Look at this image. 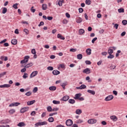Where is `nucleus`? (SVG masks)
<instances>
[{
    "mask_svg": "<svg viewBox=\"0 0 127 127\" xmlns=\"http://www.w3.org/2000/svg\"><path fill=\"white\" fill-rule=\"evenodd\" d=\"M65 124L67 127H71L73 125V121L69 119L66 121Z\"/></svg>",
    "mask_w": 127,
    "mask_h": 127,
    "instance_id": "1",
    "label": "nucleus"
},
{
    "mask_svg": "<svg viewBox=\"0 0 127 127\" xmlns=\"http://www.w3.org/2000/svg\"><path fill=\"white\" fill-rule=\"evenodd\" d=\"M114 99V96L112 95H109L105 98V101H112Z\"/></svg>",
    "mask_w": 127,
    "mask_h": 127,
    "instance_id": "2",
    "label": "nucleus"
},
{
    "mask_svg": "<svg viewBox=\"0 0 127 127\" xmlns=\"http://www.w3.org/2000/svg\"><path fill=\"white\" fill-rule=\"evenodd\" d=\"M28 110H29V108L24 107L21 109L20 113H25V112H27V111H28Z\"/></svg>",
    "mask_w": 127,
    "mask_h": 127,
    "instance_id": "3",
    "label": "nucleus"
},
{
    "mask_svg": "<svg viewBox=\"0 0 127 127\" xmlns=\"http://www.w3.org/2000/svg\"><path fill=\"white\" fill-rule=\"evenodd\" d=\"M87 122L88 124H96V123H97V120L95 119H90Z\"/></svg>",
    "mask_w": 127,
    "mask_h": 127,
    "instance_id": "4",
    "label": "nucleus"
},
{
    "mask_svg": "<svg viewBox=\"0 0 127 127\" xmlns=\"http://www.w3.org/2000/svg\"><path fill=\"white\" fill-rule=\"evenodd\" d=\"M83 73H86V74H90V73H91V69L86 68L83 70Z\"/></svg>",
    "mask_w": 127,
    "mask_h": 127,
    "instance_id": "5",
    "label": "nucleus"
},
{
    "mask_svg": "<svg viewBox=\"0 0 127 127\" xmlns=\"http://www.w3.org/2000/svg\"><path fill=\"white\" fill-rule=\"evenodd\" d=\"M37 74H38V71H34L30 74V77L33 78V77H35Z\"/></svg>",
    "mask_w": 127,
    "mask_h": 127,
    "instance_id": "6",
    "label": "nucleus"
},
{
    "mask_svg": "<svg viewBox=\"0 0 127 127\" xmlns=\"http://www.w3.org/2000/svg\"><path fill=\"white\" fill-rule=\"evenodd\" d=\"M86 88H87V86L84 84H82L80 86L77 87L76 89L78 90H82V89H86Z\"/></svg>",
    "mask_w": 127,
    "mask_h": 127,
    "instance_id": "7",
    "label": "nucleus"
},
{
    "mask_svg": "<svg viewBox=\"0 0 127 127\" xmlns=\"http://www.w3.org/2000/svg\"><path fill=\"white\" fill-rule=\"evenodd\" d=\"M69 99V96H64L62 98V99H61V101H64V102H66V101H68Z\"/></svg>",
    "mask_w": 127,
    "mask_h": 127,
    "instance_id": "8",
    "label": "nucleus"
},
{
    "mask_svg": "<svg viewBox=\"0 0 127 127\" xmlns=\"http://www.w3.org/2000/svg\"><path fill=\"white\" fill-rule=\"evenodd\" d=\"M111 120H112L113 122H117L118 121V117L116 116H112L110 117Z\"/></svg>",
    "mask_w": 127,
    "mask_h": 127,
    "instance_id": "9",
    "label": "nucleus"
},
{
    "mask_svg": "<svg viewBox=\"0 0 127 127\" xmlns=\"http://www.w3.org/2000/svg\"><path fill=\"white\" fill-rule=\"evenodd\" d=\"M81 96H82V94L81 93H77L75 94V97H74V100H78Z\"/></svg>",
    "mask_w": 127,
    "mask_h": 127,
    "instance_id": "10",
    "label": "nucleus"
},
{
    "mask_svg": "<svg viewBox=\"0 0 127 127\" xmlns=\"http://www.w3.org/2000/svg\"><path fill=\"white\" fill-rule=\"evenodd\" d=\"M68 85V82L67 81H65L64 83H61V86L63 87V88L65 90V86Z\"/></svg>",
    "mask_w": 127,
    "mask_h": 127,
    "instance_id": "11",
    "label": "nucleus"
},
{
    "mask_svg": "<svg viewBox=\"0 0 127 127\" xmlns=\"http://www.w3.org/2000/svg\"><path fill=\"white\" fill-rule=\"evenodd\" d=\"M11 44H13V45H16V44H17V40L16 39H13L11 41Z\"/></svg>",
    "mask_w": 127,
    "mask_h": 127,
    "instance_id": "12",
    "label": "nucleus"
},
{
    "mask_svg": "<svg viewBox=\"0 0 127 127\" xmlns=\"http://www.w3.org/2000/svg\"><path fill=\"white\" fill-rule=\"evenodd\" d=\"M53 75H59L60 74V71H59L58 70H54L53 71Z\"/></svg>",
    "mask_w": 127,
    "mask_h": 127,
    "instance_id": "13",
    "label": "nucleus"
},
{
    "mask_svg": "<svg viewBox=\"0 0 127 127\" xmlns=\"http://www.w3.org/2000/svg\"><path fill=\"white\" fill-rule=\"evenodd\" d=\"M10 87V84H3L2 85H0V88H9Z\"/></svg>",
    "mask_w": 127,
    "mask_h": 127,
    "instance_id": "14",
    "label": "nucleus"
},
{
    "mask_svg": "<svg viewBox=\"0 0 127 127\" xmlns=\"http://www.w3.org/2000/svg\"><path fill=\"white\" fill-rule=\"evenodd\" d=\"M57 37H58V38H60V39H62V40H65V37L62 36V35H61V34H58L57 35Z\"/></svg>",
    "mask_w": 127,
    "mask_h": 127,
    "instance_id": "15",
    "label": "nucleus"
},
{
    "mask_svg": "<svg viewBox=\"0 0 127 127\" xmlns=\"http://www.w3.org/2000/svg\"><path fill=\"white\" fill-rule=\"evenodd\" d=\"M83 21V19L81 17H78L76 18V22L77 23H81Z\"/></svg>",
    "mask_w": 127,
    "mask_h": 127,
    "instance_id": "16",
    "label": "nucleus"
},
{
    "mask_svg": "<svg viewBox=\"0 0 127 127\" xmlns=\"http://www.w3.org/2000/svg\"><path fill=\"white\" fill-rule=\"evenodd\" d=\"M91 51L92 50H91V49H87L86 50V53L88 55H91Z\"/></svg>",
    "mask_w": 127,
    "mask_h": 127,
    "instance_id": "17",
    "label": "nucleus"
},
{
    "mask_svg": "<svg viewBox=\"0 0 127 127\" xmlns=\"http://www.w3.org/2000/svg\"><path fill=\"white\" fill-rule=\"evenodd\" d=\"M35 103V100H32L31 101H28L27 102L28 106H31V105H33Z\"/></svg>",
    "mask_w": 127,
    "mask_h": 127,
    "instance_id": "18",
    "label": "nucleus"
},
{
    "mask_svg": "<svg viewBox=\"0 0 127 127\" xmlns=\"http://www.w3.org/2000/svg\"><path fill=\"white\" fill-rule=\"evenodd\" d=\"M33 65V64H32V63H29L27 64H26V65L24 66V68H29L30 67L32 66V65Z\"/></svg>",
    "mask_w": 127,
    "mask_h": 127,
    "instance_id": "19",
    "label": "nucleus"
},
{
    "mask_svg": "<svg viewBox=\"0 0 127 127\" xmlns=\"http://www.w3.org/2000/svg\"><path fill=\"white\" fill-rule=\"evenodd\" d=\"M17 126L20 127H25V124L24 122H20L17 124Z\"/></svg>",
    "mask_w": 127,
    "mask_h": 127,
    "instance_id": "20",
    "label": "nucleus"
},
{
    "mask_svg": "<svg viewBox=\"0 0 127 127\" xmlns=\"http://www.w3.org/2000/svg\"><path fill=\"white\" fill-rule=\"evenodd\" d=\"M42 7L43 10H46V9H47V4H43Z\"/></svg>",
    "mask_w": 127,
    "mask_h": 127,
    "instance_id": "21",
    "label": "nucleus"
},
{
    "mask_svg": "<svg viewBox=\"0 0 127 127\" xmlns=\"http://www.w3.org/2000/svg\"><path fill=\"white\" fill-rule=\"evenodd\" d=\"M87 92L93 95H95V94H96V92L94 90H88Z\"/></svg>",
    "mask_w": 127,
    "mask_h": 127,
    "instance_id": "22",
    "label": "nucleus"
},
{
    "mask_svg": "<svg viewBox=\"0 0 127 127\" xmlns=\"http://www.w3.org/2000/svg\"><path fill=\"white\" fill-rule=\"evenodd\" d=\"M63 2H64V0H59L58 4L59 5V6H62Z\"/></svg>",
    "mask_w": 127,
    "mask_h": 127,
    "instance_id": "23",
    "label": "nucleus"
},
{
    "mask_svg": "<svg viewBox=\"0 0 127 127\" xmlns=\"http://www.w3.org/2000/svg\"><path fill=\"white\" fill-rule=\"evenodd\" d=\"M75 113L77 115H81V114H82V110H81L80 109H77L76 110Z\"/></svg>",
    "mask_w": 127,
    "mask_h": 127,
    "instance_id": "24",
    "label": "nucleus"
},
{
    "mask_svg": "<svg viewBox=\"0 0 127 127\" xmlns=\"http://www.w3.org/2000/svg\"><path fill=\"white\" fill-rule=\"evenodd\" d=\"M49 90H50V91H55L56 90V86H51L49 87Z\"/></svg>",
    "mask_w": 127,
    "mask_h": 127,
    "instance_id": "25",
    "label": "nucleus"
},
{
    "mask_svg": "<svg viewBox=\"0 0 127 127\" xmlns=\"http://www.w3.org/2000/svg\"><path fill=\"white\" fill-rule=\"evenodd\" d=\"M68 103H69V104H75V100L74 99H69L68 100Z\"/></svg>",
    "mask_w": 127,
    "mask_h": 127,
    "instance_id": "26",
    "label": "nucleus"
},
{
    "mask_svg": "<svg viewBox=\"0 0 127 127\" xmlns=\"http://www.w3.org/2000/svg\"><path fill=\"white\" fill-rule=\"evenodd\" d=\"M77 59H78L79 60H81V59H82V58H83V55L78 54V55H77Z\"/></svg>",
    "mask_w": 127,
    "mask_h": 127,
    "instance_id": "27",
    "label": "nucleus"
},
{
    "mask_svg": "<svg viewBox=\"0 0 127 127\" xmlns=\"http://www.w3.org/2000/svg\"><path fill=\"white\" fill-rule=\"evenodd\" d=\"M9 113L10 115H12V114H14L15 113V110L14 109H10L9 111Z\"/></svg>",
    "mask_w": 127,
    "mask_h": 127,
    "instance_id": "28",
    "label": "nucleus"
},
{
    "mask_svg": "<svg viewBox=\"0 0 127 127\" xmlns=\"http://www.w3.org/2000/svg\"><path fill=\"white\" fill-rule=\"evenodd\" d=\"M108 52L109 55H111V54H113V53H114V51H113V49H109Z\"/></svg>",
    "mask_w": 127,
    "mask_h": 127,
    "instance_id": "29",
    "label": "nucleus"
},
{
    "mask_svg": "<svg viewBox=\"0 0 127 127\" xmlns=\"http://www.w3.org/2000/svg\"><path fill=\"white\" fill-rule=\"evenodd\" d=\"M48 121L49 123H53L54 122V118L53 117H50L49 118Z\"/></svg>",
    "mask_w": 127,
    "mask_h": 127,
    "instance_id": "30",
    "label": "nucleus"
},
{
    "mask_svg": "<svg viewBox=\"0 0 127 127\" xmlns=\"http://www.w3.org/2000/svg\"><path fill=\"white\" fill-rule=\"evenodd\" d=\"M6 11H7V9L6 8V7H4L3 9H2V13L4 14V13H6Z\"/></svg>",
    "mask_w": 127,
    "mask_h": 127,
    "instance_id": "31",
    "label": "nucleus"
},
{
    "mask_svg": "<svg viewBox=\"0 0 127 127\" xmlns=\"http://www.w3.org/2000/svg\"><path fill=\"white\" fill-rule=\"evenodd\" d=\"M29 58H30V57H29V56H26L24 57V59L26 61V62H28V60L29 59Z\"/></svg>",
    "mask_w": 127,
    "mask_h": 127,
    "instance_id": "32",
    "label": "nucleus"
},
{
    "mask_svg": "<svg viewBox=\"0 0 127 127\" xmlns=\"http://www.w3.org/2000/svg\"><path fill=\"white\" fill-rule=\"evenodd\" d=\"M53 103L55 105H59V104H60V101H56V100H54L53 101Z\"/></svg>",
    "mask_w": 127,
    "mask_h": 127,
    "instance_id": "33",
    "label": "nucleus"
},
{
    "mask_svg": "<svg viewBox=\"0 0 127 127\" xmlns=\"http://www.w3.org/2000/svg\"><path fill=\"white\" fill-rule=\"evenodd\" d=\"M118 12L120 13L125 12V9L121 8L118 9Z\"/></svg>",
    "mask_w": 127,
    "mask_h": 127,
    "instance_id": "34",
    "label": "nucleus"
},
{
    "mask_svg": "<svg viewBox=\"0 0 127 127\" xmlns=\"http://www.w3.org/2000/svg\"><path fill=\"white\" fill-rule=\"evenodd\" d=\"M18 3H16L15 4H14L12 5V7H13L14 8H15V9H17V5H18Z\"/></svg>",
    "mask_w": 127,
    "mask_h": 127,
    "instance_id": "35",
    "label": "nucleus"
},
{
    "mask_svg": "<svg viewBox=\"0 0 127 127\" xmlns=\"http://www.w3.org/2000/svg\"><path fill=\"white\" fill-rule=\"evenodd\" d=\"M79 34H83V33H84L85 30H84V29H79Z\"/></svg>",
    "mask_w": 127,
    "mask_h": 127,
    "instance_id": "36",
    "label": "nucleus"
},
{
    "mask_svg": "<svg viewBox=\"0 0 127 127\" xmlns=\"http://www.w3.org/2000/svg\"><path fill=\"white\" fill-rule=\"evenodd\" d=\"M24 32L26 33V35L29 34V31H28V30H27V29H24Z\"/></svg>",
    "mask_w": 127,
    "mask_h": 127,
    "instance_id": "37",
    "label": "nucleus"
},
{
    "mask_svg": "<svg viewBox=\"0 0 127 127\" xmlns=\"http://www.w3.org/2000/svg\"><path fill=\"white\" fill-rule=\"evenodd\" d=\"M114 57H115V56H114V55L111 54V55H109V56H108L107 58H108V59H113V58H114Z\"/></svg>",
    "mask_w": 127,
    "mask_h": 127,
    "instance_id": "38",
    "label": "nucleus"
},
{
    "mask_svg": "<svg viewBox=\"0 0 127 127\" xmlns=\"http://www.w3.org/2000/svg\"><path fill=\"white\" fill-rule=\"evenodd\" d=\"M76 124H82L83 123V120H81V119H79L76 121Z\"/></svg>",
    "mask_w": 127,
    "mask_h": 127,
    "instance_id": "39",
    "label": "nucleus"
},
{
    "mask_svg": "<svg viewBox=\"0 0 127 127\" xmlns=\"http://www.w3.org/2000/svg\"><path fill=\"white\" fill-rule=\"evenodd\" d=\"M28 77V74L27 73H24L23 75V79H26Z\"/></svg>",
    "mask_w": 127,
    "mask_h": 127,
    "instance_id": "40",
    "label": "nucleus"
},
{
    "mask_svg": "<svg viewBox=\"0 0 127 127\" xmlns=\"http://www.w3.org/2000/svg\"><path fill=\"white\" fill-rule=\"evenodd\" d=\"M122 23L124 25H127V20H123L122 21Z\"/></svg>",
    "mask_w": 127,
    "mask_h": 127,
    "instance_id": "41",
    "label": "nucleus"
},
{
    "mask_svg": "<svg viewBox=\"0 0 127 127\" xmlns=\"http://www.w3.org/2000/svg\"><path fill=\"white\" fill-rule=\"evenodd\" d=\"M47 111L48 112H52V108L51 107V106H49L47 108Z\"/></svg>",
    "mask_w": 127,
    "mask_h": 127,
    "instance_id": "42",
    "label": "nucleus"
},
{
    "mask_svg": "<svg viewBox=\"0 0 127 127\" xmlns=\"http://www.w3.org/2000/svg\"><path fill=\"white\" fill-rule=\"evenodd\" d=\"M14 103V107H17V106H19L20 105V103L18 102H15Z\"/></svg>",
    "mask_w": 127,
    "mask_h": 127,
    "instance_id": "43",
    "label": "nucleus"
},
{
    "mask_svg": "<svg viewBox=\"0 0 127 127\" xmlns=\"http://www.w3.org/2000/svg\"><path fill=\"white\" fill-rule=\"evenodd\" d=\"M85 63L86 65H91L92 64V63L90 61H86Z\"/></svg>",
    "mask_w": 127,
    "mask_h": 127,
    "instance_id": "44",
    "label": "nucleus"
},
{
    "mask_svg": "<svg viewBox=\"0 0 127 127\" xmlns=\"http://www.w3.org/2000/svg\"><path fill=\"white\" fill-rule=\"evenodd\" d=\"M38 91V88L37 87H35L33 90V92L34 93H36V92H37Z\"/></svg>",
    "mask_w": 127,
    "mask_h": 127,
    "instance_id": "45",
    "label": "nucleus"
},
{
    "mask_svg": "<svg viewBox=\"0 0 127 127\" xmlns=\"http://www.w3.org/2000/svg\"><path fill=\"white\" fill-rule=\"evenodd\" d=\"M85 3L86 4H88V5L91 4V0H86Z\"/></svg>",
    "mask_w": 127,
    "mask_h": 127,
    "instance_id": "46",
    "label": "nucleus"
},
{
    "mask_svg": "<svg viewBox=\"0 0 127 127\" xmlns=\"http://www.w3.org/2000/svg\"><path fill=\"white\" fill-rule=\"evenodd\" d=\"M31 53L32 54H36V51H35V49H32V50H31Z\"/></svg>",
    "mask_w": 127,
    "mask_h": 127,
    "instance_id": "47",
    "label": "nucleus"
},
{
    "mask_svg": "<svg viewBox=\"0 0 127 127\" xmlns=\"http://www.w3.org/2000/svg\"><path fill=\"white\" fill-rule=\"evenodd\" d=\"M68 23V21L66 20V19H64L63 20V23L64 24H67V23Z\"/></svg>",
    "mask_w": 127,
    "mask_h": 127,
    "instance_id": "48",
    "label": "nucleus"
},
{
    "mask_svg": "<svg viewBox=\"0 0 127 127\" xmlns=\"http://www.w3.org/2000/svg\"><path fill=\"white\" fill-rule=\"evenodd\" d=\"M26 68L24 67V68L21 70V73H24V72H26Z\"/></svg>",
    "mask_w": 127,
    "mask_h": 127,
    "instance_id": "49",
    "label": "nucleus"
},
{
    "mask_svg": "<svg viewBox=\"0 0 127 127\" xmlns=\"http://www.w3.org/2000/svg\"><path fill=\"white\" fill-rule=\"evenodd\" d=\"M32 93L30 91L27 92L25 93L26 96H29L31 95Z\"/></svg>",
    "mask_w": 127,
    "mask_h": 127,
    "instance_id": "50",
    "label": "nucleus"
},
{
    "mask_svg": "<svg viewBox=\"0 0 127 127\" xmlns=\"http://www.w3.org/2000/svg\"><path fill=\"white\" fill-rule=\"evenodd\" d=\"M48 70H49L50 71H53L54 68L52 66H48L47 67Z\"/></svg>",
    "mask_w": 127,
    "mask_h": 127,
    "instance_id": "51",
    "label": "nucleus"
},
{
    "mask_svg": "<svg viewBox=\"0 0 127 127\" xmlns=\"http://www.w3.org/2000/svg\"><path fill=\"white\" fill-rule=\"evenodd\" d=\"M78 10H79V13H82V12H83V11H84V10L82 8H79L78 9Z\"/></svg>",
    "mask_w": 127,
    "mask_h": 127,
    "instance_id": "52",
    "label": "nucleus"
},
{
    "mask_svg": "<svg viewBox=\"0 0 127 127\" xmlns=\"http://www.w3.org/2000/svg\"><path fill=\"white\" fill-rule=\"evenodd\" d=\"M41 123V126H44V125H47V122H40Z\"/></svg>",
    "mask_w": 127,
    "mask_h": 127,
    "instance_id": "53",
    "label": "nucleus"
},
{
    "mask_svg": "<svg viewBox=\"0 0 127 127\" xmlns=\"http://www.w3.org/2000/svg\"><path fill=\"white\" fill-rule=\"evenodd\" d=\"M99 32L100 34H103V33L105 32V30L104 29H101L99 31Z\"/></svg>",
    "mask_w": 127,
    "mask_h": 127,
    "instance_id": "54",
    "label": "nucleus"
},
{
    "mask_svg": "<svg viewBox=\"0 0 127 127\" xmlns=\"http://www.w3.org/2000/svg\"><path fill=\"white\" fill-rule=\"evenodd\" d=\"M47 19L48 20H52L53 19V17H52V16H48L47 17Z\"/></svg>",
    "mask_w": 127,
    "mask_h": 127,
    "instance_id": "55",
    "label": "nucleus"
},
{
    "mask_svg": "<svg viewBox=\"0 0 127 127\" xmlns=\"http://www.w3.org/2000/svg\"><path fill=\"white\" fill-rule=\"evenodd\" d=\"M54 115H57V112L50 114L49 117H52L53 116H54Z\"/></svg>",
    "mask_w": 127,
    "mask_h": 127,
    "instance_id": "56",
    "label": "nucleus"
},
{
    "mask_svg": "<svg viewBox=\"0 0 127 127\" xmlns=\"http://www.w3.org/2000/svg\"><path fill=\"white\" fill-rule=\"evenodd\" d=\"M118 28H119V24H114V28H116V29H118Z\"/></svg>",
    "mask_w": 127,
    "mask_h": 127,
    "instance_id": "57",
    "label": "nucleus"
},
{
    "mask_svg": "<svg viewBox=\"0 0 127 127\" xmlns=\"http://www.w3.org/2000/svg\"><path fill=\"white\" fill-rule=\"evenodd\" d=\"M24 63H26V62L25 59H24L23 60L21 61V62H20L21 64H23Z\"/></svg>",
    "mask_w": 127,
    "mask_h": 127,
    "instance_id": "58",
    "label": "nucleus"
},
{
    "mask_svg": "<svg viewBox=\"0 0 127 127\" xmlns=\"http://www.w3.org/2000/svg\"><path fill=\"white\" fill-rule=\"evenodd\" d=\"M24 63H26V62L25 59H24L23 60L21 61V62H20L21 64H23Z\"/></svg>",
    "mask_w": 127,
    "mask_h": 127,
    "instance_id": "59",
    "label": "nucleus"
},
{
    "mask_svg": "<svg viewBox=\"0 0 127 127\" xmlns=\"http://www.w3.org/2000/svg\"><path fill=\"white\" fill-rule=\"evenodd\" d=\"M24 63H26V62L25 59H24L23 60L21 61V62H20L21 64H23Z\"/></svg>",
    "mask_w": 127,
    "mask_h": 127,
    "instance_id": "60",
    "label": "nucleus"
},
{
    "mask_svg": "<svg viewBox=\"0 0 127 127\" xmlns=\"http://www.w3.org/2000/svg\"><path fill=\"white\" fill-rule=\"evenodd\" d=\"M34 8V7L32 6L31 8V11H32V12H33V13L35 12V10H36L35 9H33Z\"/></svg>",
    "mask_w": 127,
    "mask_h": 127,
    "instance_id": "61",
    "label": "nucleus"
},
{
    "mask_svg": "<svg viewBox=\"0 0 127 127\" xmlns=\"http://www.w3.org/2000/svg\"><path fill=\"white\" fill-rule=\"evenodd\" d=\"M5 42H6V39H5L0 41V44H2V43H4Z\"/></svg>",
    "mask_w": 127,
    "mask_h": 127,
    "instance_id": "62",
    "label": "nucleus"
},
{
    "mask_svg": "<svg viewBox=\"0 0 127 127\" xmlns=\"http://www.w3.org/2000/svg\"><path fill=\"white\" fill-rule=\"evenodd\" d=\"M41 25H44V22L41 21L40 24L38 25V26L40 27Z\"/></svg>",
    "mask_w": 127,
    "mask_h": 127,
    "instance_id": "63",
    "label": "nucleus"
},
{
    "mask_svg": "<svg viewBox=\"0 0 127 127\" xmlns=\"http://www.w3.org/2000/svg\"><path fill=\"white\" fill-rule=\"evenodd\" d=\"M97 39H98V38L97 37L94 38L92 40V43H95V41H96V40H97Z\"/></svg>",
    "mask_w": 127,
    "mask_h": 127,
    "instance_id": "64",
    "label": "nucleus"
}]
</instances>
